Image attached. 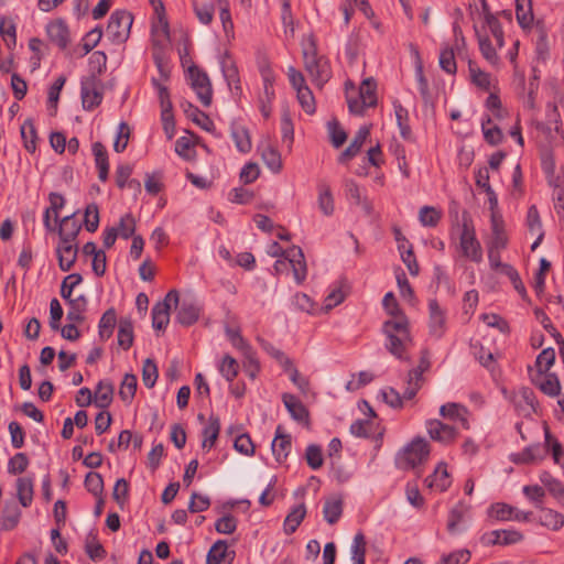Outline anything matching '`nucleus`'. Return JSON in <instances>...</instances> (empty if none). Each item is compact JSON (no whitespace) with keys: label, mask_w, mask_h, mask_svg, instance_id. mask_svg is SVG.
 Listing matches in <instances>:
<instances>
[{"label":"nucleus","mask_w":564,"mask_h":564,"mask_svg":"<svg viewBox=\"0 0 564 564\" xmlns=\"http://www.w3.org/2000/svg\"><path fill=\"white\" fill-rule=\"evenodd\" d=\"M523 540V534L517 530H494L481 536L485 545H510Z\"/></svg>","instance_id":"obj_16"},{"label":"nucleus","mask_w":564,"mask_h":564,"mask_svg":"<svg viewBox=\"0 0 564 564\" xmlns=\"http://www.w3.org/2000/svg\"><path fill=\"white\" fill-rule=\"evenodd\" d=\"M540 480L552 496L558 500L564 499V485L560 480L555 479L550 473L543 471L540 475Z\"/></svg>","instance_id":"obj_50"},{"label":"nucleus","mask_w":564,"mask_h":564,"mask_svg":"<svg viewBox=\"0 0 564 564\" xmlns=\"http://www.w3.org/2000/svg\"><path fill=\"white\" fill-rule=\"evenodd\" d=\"M440 414L446 420L454 422L455 426L469 430V411L460 403L448 402L440 408Z\"/></svg>","instance_id":"obj_13"},{"label":"nucleus","mask_w":564,"mask_h":564,"mask_svg":"<svg viewBox=\"0 0 564 564\" xmlns=\"http://www.w3.org/2000/svg\"><path fill=\"white\" fill-rule=\"evenodd\" d=\"M425 484L429 488L445 491L452 484V478L447 471V465L441 462L434 469L433 474L426 477Z\"/></svg>","instance_id":"obj_20"},{"label":"nucleus","mask_w":564,"mask_h":564,"mask_svg":"<svg viewBox=\"0 0 564 564\" xmlns=\"http://www.w3.org/2000/svg\"><path fill=\"white\" fill-rule=\"evenodd\" d=\"M116 228L118 229V234L122 239L131 238L135 231V219L132 214H124L120 218L119 225Z\"/></svg>","instance_id":"obj_61"},{"label":"nucleus","mask_w":564,"mask_h":564,"mask_svg":"<svg viewBox=\"0 0 564 564\" xmlns=\"http://www.w3.org/2000/svg\"><path fill=\"white\" fill-rule=\"evenodd\" d=\"M343 513V501L339 498L327 499L324 503V519L329 523H336Z\"/></svg>","instance_id":"obj_44"},{"label":"nucleus","mask_w":564,"mask_h":564,"mask_svg":"<svg viewBox=\"0 0 564 564\" xmlns=\"http://www.w3.org/2000/svg\"><path fill=\"white\" fill-rule=\"evenodd\" d=\"M304 68L307 72L312 83L317 87H323L330 77L332 69L328 59L317 54V47L313 35L307 37V42L302 48Z\"/></svg>","instance_id":"obj_2"},{"label":"nucleus","mask_w":564,"mask_h":564,"mask_svg":"<svg viewBox=\"0 0 564 564\" xmlns=\"http://www.w3.org/2000/svg\"><path fill=\"white\" fill-rule=\"evenodd\" d=\"M218 370L228 382H232L239 372V365L234 357L226 355L221 359Z\"/></svg>","instance_id":"obj_51"},{"label":"nucleus","mask_w":564,"mask_h":564,"mask_svg":"<svg viewBox=\"0 0 564 564\" xmlns=\"http://www.w3.org/2000/svg\"><path fill=\"white\" fill-rule=\"evenodd\" d=\"M227 549L226 541H216L207 554L206 564H221L225 561Z\"/></svg>","instance_id":"obj_58"},{"label":"nucleus","mask_w":564,"mask_h":564,"mask_svg":"<svg viewBox=\"0 0 564 564\" xmlns=\"http://www.w3.org/2000/svg\"><path fill=\"white\" fill-rule=\"evenodd\" d=\"M199 317V308L192 302L184 300L177 311L176 319L184 326L194 324Z\"/></svg>","instance_id":"obj_35"},{"label":"nucleus","mask_w":564,"mask_h":564,"mask_svg":"<svg viewBox=\"0 0 564 564\" xmlns=\"http://www.w3.org/2000/svg\"><path fill=\"white\" fill-rule=\"evenodd\" d=\"M117 323V313L113 307L108 308L101 316L98 325V334L101 340H107L111 337Z\"/></svg>","instance_id":"obj_38"},{"label":"nucleus","mask_w":564,"mask_h":564,"mask_svg":"<svg viewBox=\"0 0 564 564\" xmlns=\"http://www.w3.org/2000/svg\"><path fill=\"white\" fill-rule=\"evenodd\" d=\"M555 361V350L553 348L543 349L536 357L535 367L539 375L549 372Z\"/></svg>","instance_id":"obj_54"},{"label":"nucleus","mask_w":564,"mask_h":564,"mask_svg":"<svg viewBox=\"0 0 564 564\" xmlns=\"http://www.w3.org/2000/svg\"><path fill=\"white\" fill-rule=\"evenodd\" d=\"M516 17L522 29L531 28L534 17L531 0H516Z\"/></svg>","instance_id":"obj_36"},{"label":"nucleus","mask_w":564,"mask_h":564,"mask_svg":"<svg viewBox=\"0 0 564 564\" xmlns=\"http://www.w3.org/2000/svg\"><path fill=\"white\" fill-rule=\"evenodd\" d=\"M46 33L50 41L62 50L69 43V31L62 20L50 22L46 26Z\"/></svg>","instance_id":"obj_21"},{"label":"nucleus","mask_w":564,"mask_h":564,"mask_svg":"<svg viewBox=\"0 0 564 564\" xmlns=\"http://www.w3.org/2000/svg\"><path fill=\"white\" fill-rule=\"evenodd\" d=\"M442 218V212L433 206H423L419 212V220L424 227H436Z\"/></svg>","instance_id":"obj_52"},{"label":"nucleus","mask_w":564,"mask_h":564,"mask_svg":"<svg viewBox=\"0 0 564 564\" xmlns=\"http://www.w3.org/2000/svg\"><path fill=\"white\" fill-rule=\"evenodd\" d=\"M430 452L429 442L417 436L403 448L400 458L404 462L406 467L414 468L429 458Z\"/></svg>","instance_id":"obj_7"},{"label":"nucleus","mask_w":564,"mask_h":564,"mask_svg":"<svg viewBox=\"0 0 564 564\" xmlns=\"http://www.w3.org/2000/svg\"><path fill=\"white\" fill-rule=\"evenodd\" d=\"M55 223L58 225L59 241L76 242L82 226L75 219V214L58 219Z\"/></svg>","instance_id":"obj_22"},{"label":"nucleus","mask_w":564,"mask_h":564,"mask_svg":"<svg viewBox=\"0 0 564 564\" xmlns=\"http://www.w3.org/2000/svg\"><path fill=\"white\" fill-rule=\"evenodd\" d=\"M286 259L292 268L295 282L297 284L303 283L307 274L303 250L299 246H292L288 249Z\"/></svg>","instance_id":"obj_17"},{"label":"nucleus","mask_w":564,"mask_h":564,"mask_svg":"<svg viewBox=\"0 0 564 564\" xmlns=\"http://www.w3.org/2000/svg\"><path fill=\"white\" fill-rule=\"evenodd\" d=\"M118 345L123 349L128 350L134 339L133 335V323L130 318L123 317L120 318L118 325V334H117Z\"/></svg>","instance_id":"obj_34"},{"label":"nucleus","mask_w":564,"mask_h":564,"mask_svg":"<svg viewBox=\"0 0 564 564\" xmlns=\"http://www.w3.org/2000/svg\"><path fill=\"white\" fill-rule=\"evenodd\" d=\"M33 479L30 477H20L17 479V497L22 507L28 508L33 501L34 494Z\"/></svg>","instance_id":"obj_33"},{"label":"nucleus","mask_w":564,"mask_h":564,"mask_svg":"<svg viewBox=\"0 0 564 564\" xmlns=\"http://www.w3.org/2000/svg\"><path fill=\"white\" fill-rule=\"evenodd\" d=\"M158 367L156 364L148 358L144 360L142 366V381L147 388H153L158 380Z\"/></svg>","instance_id":"obj_59"},{"label":"nucleus","mask_w":564,"mask_h":564,"mask_svg":"<svg viewBox=\"0 0 564 564\" xmlns=\"http://www.w3.org/2000/svg\"><path fill=\"white\" fill-rule=\"evenodd\" d=\"M21 518V509L15 502H6L1 512V529L13 530Z\"/></svg>","instance_id":"obj_31"},{"label":"nucleus","mask_w":564,"mask_h":564,"mask_svg":"<svg viewBox=\"0 0 564 564\" xmlns=\"http://www.w3.org/2000/svg\"><path fill=\"white\" fill-rule=\"evenodd\" d=\"M220 431V420L218 416L210 415L208 420L207 426L203 430V448H212L215 445V442L219 435Z\"/></svg>","instance_id":"obj_40"},{"label":"nucleus","mask_w":564,"mask_h":564,"mask_svg":"<svg viewBox=\"0 0 564 564\" xmlns=\"http://www.w3.org/2000/svg\"><path fill=\"white\" fill-rule=\"evenodd\" d=\"M91 150L95 158V164L98 170V178L101 182H106L108 180L109 174V161L107 150L105 145L99 141L93 143Z\"/></svg>","instance_id":"obj_25"},{"label":"nucleus","mask_w":564,"mask_h":564,"mask_svg":"<svg viewBox=\"0 0 564 564\" xmlns=\"http://www.w3.org/2000/svg\"><path fill=\"white\" fill-rule=\"evenodd\" d=\"M137 391V377L131 373H127L120 386L119 395L124 402H130Z\"/></svg>","instance_id":"obj_55"},{"label":"nucleus","mask_w":564,"mask_h":564,"mask_svg":"<svg viewBox=\"0 0 564 564\" xmlns=\"http://www.w3.org/2000/svg\"><path fill=\"white\" fill-rule=\"evenodd\" d=\"M394 113L397 122L400 129L401 137L405 140H410L412 135L411 128L409 126V112L399 101L393 102Z\"/></svg>","instance_id":"obj_45"},{"label":"nucleus","mask_w":564,"mask_h":564,"mask_svg":"<svg viewBox=\"0 0 564 564\" xmlns=\"http://www.w3.org/2000/svg\"><path fill=\"white\" fill-rule=\"evenodd\" d=\"M423 373L424 371L416 367L409 371L406 381L408 386L403 392V398L405 400H411L416 395L424 382Z\"/></svg>","instance_id":"obj_39"},{"label":"nucleus","mask_w":564,"mask_h":564,"mask_svg":"<svg viewBox=\"0 0 564 564\" xmlns=\"http://www.w3.org/2000/svg\"><path fill=\"white\" fill-rule=\"evenodd\" d=\"M491 235L486 241L487 248L505 250L508 246V234L506 231L505 221L499 212H494L490 216Z\"/></svg>","instance_id":"obj_12"},{"label":"nucleus","mask_w":564,"mask_h":564,"mask_svg":"<svg viewBox=\"0 0 564 564\" xmlns=\"http://www.w3.org/2000/svg\"><path fill=\"white\" fill-rule=\"evenodd\" d=\"M539 522L541 525L558 531L564 527V514L550 508L542 507L540 509Z\"/></svg>","instance_id":"obj_30"},{"label":"nucleus","mask_w":564,"mask_h":564,"mask_svg":"<svg viewBox=\"0 0 564 564\" xmlns=\"http://www.w3.org/2000/svg\"><path fill=\"white\" fill-rule=\"evenodd\" d=\"M132 22L133 17L130 12L123 10L112 12L106 28V36L115 44L124 43L130 35Z\"/></svg>","instance_id":"obj_4"},{"label":"nucleus","mask_w":564,"mask_h":564,"mask_svg":"<svg viewBox=\"0 0 564 564\" xmlns=\"http://www.w3.org/2000/svg\"><path fill=\"white\" fill-rule=\"evenodd\" d=\"M261 156L264 164L271 172L279 173L282 170L281 154L272 145H263L261 150Z\"/></svg>","instance_id":"obj_41"},{"label":"nucleus","mask_w":564,"mask_h":564,"mask_svg":"<svg viewBox=\"0 0 564 564\" xmlns=\"http://www.w3.org/2000/svg\"><path fill=\"white\" fill-rule=\"evenodd\" d=\"M467 511L468 507L463 502H458L452 508L447 521V530L451 534H456L458 532V524L463 521Z\"/></svg>","instance_id":"obj_47"},{"label":"nucleus","mask_w":564,"mask_h":564,"mask_svg":"<svg viewBox=\"0 0 564 564\" xmlns=\"http://www.w3.org/2000/svg\"><path fill=\"white\" fill-rule=\"evenodd\" d=\"M282 401L292 419L297 422H306L308 420V411L305 405L293 394L284 393Z\"/></svg>","instance_id":"obj_26"},{"label":"nucleus","mask_w":564,"mask_h":564,"mask_svg":"<svg viewBox=\"0 0 564 564\" xmlns=\"http://www.w3.org/2000/svg\"><path fill=\"white\" fill-rule=\"evenodd\" d=\"M84 484L86 489L95 497H99L102 495L104 479L100 474L89 471L85 477Z\"/></svg>","instance_id":"obj_60"},{"label":"nucleus","mask_w":564,"mask_h":564,"mask_svg":"<svg viewBox=\"0 0 564 564\" xmlns=\"http://www.w3.org/2000/svg\"><path fill=\"white\" fill-rule=\"evenodd\" d=\"M59 269L67 272L77 259L78 246L76 242L59 241L56 248Z\"/></svg>","instance_id":"obj_19"},{"label":"nucleus","mask_w":564,"mask_h":564,"mask_svg":"<svg viewBox=\"0 0 564 564\" xmlns=\"http://www.w3.org/2000/svg\"><path fill=\"white\" fill-rule=\"evenodd\" d=\"M459 248L463 257L473 262L479 263L482 261V248L476 237V231L470 221L464 219L462 225V232L459 236Z\"/></svg>","instance_id":"obj_6"},{"label":"nucleus","mask_w":564,"mask_h":564,"mask_svg":"<svg viewBox=\"0 0 564 564\" xmlns=\"http://www.w3.org/2000/svg\"><path fill=\"white\" fill-rule=\"evenodd\" d=\"M366 538L362 532L356 533L351 544V560L354 564H365L366 561Z\"/></svg>","instance_id":"obj_48"},{"label":"nucleus","mask_w":564,"mask_h":564,"mask_svg":"<svg viewBox=\"0 0 564 564\" xmlns=\"http://www.w3.org/2000/svg\"><path fill=\"white\" fill-rule=\"evenodd\" d=\"M231 137L239 152L248 153L251 150V139L247 128L234 126L231 128Z\"/></svg>","instance_id":"obj_43"},{"label":"nucleus","mask_w":564,"mask_h":564,"mask_svg":"<svg viewBox=\"0 0 564 564\" xmlns=\"http://www.w3.org/2000/svg\"><path fill=\"white\" fill-rule=\"evenodd\" d=\"M180 300L178 292L171 290L165 299L158 302L152 307V326L154 329H165L170 322L171 302L177 304Z\"/></svg>","instance_id":"obj_9"},{"label":"nucleus","mask_w":564,"mask_h":564,"mask_svg":"<svg viewBox=\"0 0 564 564\" xmlns=\"http://www.w3.org/2000/svg\"><path fill=\"white\" fill-rule=\"evenodd\" d=\"M446 332V311L443 310L436 299L429 301V333L440 339Z\"/></svg>","instance_id":"obj_11"},{"label":"nucleus","mask_w":564,"mask_h":564,"mask_svg":"<svg viewBox=\"0 0 564 564\" xmlns=\"http://www.w3.org/2000/svg\"><path fill=\"white\" fill-rule=\"evenodd\" d=\"M369 134L370 130L368 127H360L348 148L339 155V162L345 163L354 158L360 151Z\"/></svg>","instance_id":"obj_29"},{"label":"nucleus","mask_w":564,"mask_h":564,"mask_svg":"<svg viewBox=\"0 0 564 564\" xmlns=\"http://www.w3.org/2000/svg\"><path fill=\"white\" fill-rule=\"evenodd\" d=\"M505 397L513 404L519 413H527L534 411L535 395L531 388L522 387L518 391L508 393L507 390L502 391Z\"/></svg>","instance_id":"obj_14"},{"label":"nucleus","mask_w":564,"mask_h":564,"mask_svg":"<svg viewBox=\"0 0 564 564\" xmlns=\"http://www.w3.org/2000/svg\"><path fill=\"white\" fill-rule=\"evenodd\" d=\"M184 109V112L188 118H191L196 124L203 128L206 131H210L214 127L210 118L203 111H200L196 106L191 102H183L181 105Z\"/></svg>","instance_id":"obj_37"},{"label":"nucleus","mask_w":564,"mask_h":564,"mask_svg":"<svg viewBox=\"0 0 564 564\" xmlns=\"http://www.w3.org/2000/svg\"><path fill=\"white\" fill-rule=\"evenodd\" d=\"M113 384L108 380H101L98 382L94 392L95 405L100 409L108 408L113 399Z\"/></svg>","instance_id":"obj_28"},{"label":"nucleus","mask_w":564,"mask_h":564,"mask_svg":"<svg viewBox=\"0 0 564 564\" xmlns=\"http://www.w3.org/2000/svg\"><path fill=\"white\" fill-rule=\"evenodd\" d=\"M547 449L545 446L534 444L525 447L522 452L512 456V462L516 464H530L536 463L544 458Z\"/></svg>","instance_id":"obj_24"},{"label":"nucleus","mask_w":564,"mask_h":564,"mask_svg":"<svg viewBox=\"0 0 564 564\" xmlns=\"http://www.w3.org/2000/svg\"><path fill=\"white\" fill-rule=\"evenodd\" d=\"M191 86L204 107H209L213 100V88L208 75L197 66L188 68Z\"/></svg>","instance_id":"obj_8"},{"label":"nucleus","mask_w":564,"mask_h":564,"mask_svg":"<svg viewBox=\"0 0 564 564\" xmlns=\"http://www.w3.org/2000/svg\"><path fill=\"white\" fill-rule=\"evenodd\" d=\"M193 9L200 23L208 25L213 21L215 8L212 2L193 0Z\"/></svg>","instance_id":"obj_53"},{"label":"nucleus","mask_w":564,"mask_h":564,"mask_svg":"<svg viewBox=\"0 0 564 564\" xmlns=\"http://www.w3.org/2000/svg\"><path fill=\"white\" fill-rule=\"evenodd\" d=\"M305 459L307 465L316 470L323 466V454L321 446L316 444H310L305 451Z\"/></svg>","instance_id":"obj_62"},{"label":"nucleus","mask_w":564,"mask_h":564,"mask_svg":"<svg viewBox=\"0 0 564 564\" xmlns=\"http://www.w3.org/2000/svg\"><path fill=\"white\" fill-rule=\"evenodd\" d=\"M85 551L93 561H100L106 556V551L94 532H89L86 536Z\"/></svg>","instance_id":"obj_46"},{"label":"nucleus","mask_w":564,"mask_h":564,"mask_svg":"<svg viewBox=\"0 0 564 564\" xmlns=\"http://www.w3.org/2000/svg\"><path fill=\"white\" fill-rule=\"evenodd\" d=\"M491 123L492 121L490 117H487L486 120H482L481 122V129L486 142L491 145H497L502 141V132L497 126L488 127Z\"/></svg>","instance_id":"obj_57"},{"label":"nucleus","mask_w":564,"mask_h":564,"mask_svg":"<svg viewBox=\"0 0 564 564\" xmlns=\"http://www.w3.org/2000/svg\"><path fill=\"white\" fill-rule=\"evenodd\" d=\"M306 514V508L304 503L294 507L284 520V531L286 534H292L296 531L297 527L303 521Z\"/></svg>","instance_id":"obj_42"},{"label":"nucleus","mask_w":564,"mask_h":564,"mask_svg":"<svg viewBox=\"0 0 564 564\" xmlns=\"http://www.w3.org/2000/svg\"><path fill=\"white\" fill-rule=\"evenodd\" d=\"M21 137L25 149L33 153L36 149V130L31 119H26L21 126Z\"/></svg>","instance_id":"obj_49"},{"label":"nucleus","mask_w":564,"mask_h":564,"mask_svg":"<svg viewBox=\"0 0 564 564\" xmlns=\"http://www.w3.org/2000/svg\"><path fill=\"white\" fill-rule=\"evenodd\" d=\"M425 426L429 436L443 445L452 444L458 436L457 426L446 424L436 419L427 420Z\"/></svg>","instance_id":"obj_10"},{"label":"nucleus","mask_w":564,"mask_h":564,"mask_svg":"<svg viewBox=\"0 0 564 564\" xmlns=\"http://www.w3.org/2000/svg\"><path fill=\"white\" fill-rule=\"evenodd\" d=\"M317 205L324 216L330 217L334 215V196L330 186L325 181H321L317 184Z\"/></svg>","instance_id":"obj_23"},{"label":"nucleus","mask_w":564,"mask_h":564,"mask_svg":"<svg viewBox=\"0 0 564 564\" xmlns=\"http://www.w3.org/2000/svg\"><path fill=\"white\" fill-rule=\"evenodd\" d=\"M376 82L372 78L362 80L358 93H346L348 109L354 115H362L366 108L375 107L377 105Z\"/></svg>","instance_id":"obj_3"},{"label":"nucleus","mask_w":564,"mask_h":564,"mask_svg":"<svg viewBox=\"0 0 564 564\" xmlns=\"http://www.w3.org/2000/svg\"><path fill=\"white\" fill-rule=\"evenodd\" d=\"M82 281H83V278L79 273H72V274L65 276V279L63 280L62 285H61V296L66 302H69V300H74V297H72L73 290L78 284H80Z\"/></svg>","instance_id":"obj_56"},{"label":"nucleus","mask_w":564,"mask_h":564,"mask_svg":"<svg viewBox=\"0 0 564 564\" xmlns=\"http://www.w3.org/2000/svg\"><path fill=\"white\" fill-rule=\"evenodd\" d=\"M155 14L156 20L151 26L153 50H164L170 44V26L165 17V10L162 13Z\"/></svg>","instance_id":"obj_15"},{"label":"nucleus","mask_w":564,"mask_h":564,"mask_svg":"<svg viewBox=\"0 0 564 564\" xmlns=\"http://www.w3.org/2000/svg\"><path fill=\"white\" fill-rule=\"evenodd\" d=\"M292 448V437L284 433L281 426H278L275 437L272 441L271 449L276 462L282 463L286 459Z\"/></svg>","instance_id":"obj_18"},{"label":"nucleus","mask_w":564,"mask_h":564,"mask_svg":"<svg viewBox=\"0 0 564 564\" xmlns=\"http://www.w3.org/2000/svg\"><path fill=\"white\" fill-rule=\"evenodd\" d=\"M80 98L85 110H94L98 107L104 98L102 83L95 74H90L82 78Z\"/></svg>","instance_id":"obj_5"},{"label":"nucleus","mask_w":564,"mask_h":564,"mask_svg":"<svg viewBox=\"0 0 564 564\" xmlns=\"http://www.w3.org/2000/svg\"><path fill=\"white\" fill-rule=\"evenodd\" d=\"M534 383L539 387V389L550 395L556 397L560 394L561 386L558 378L555 373L545 372L543 375L538 373V378L534 379Z\"/></svg>","instance_id":"obj_32"},{"label":"nucleus","mask_w":564,"mask_h":564,"mask_svg":"<svg viewBox=\"0 0 564 564\" xmlns=\"http://www.w3.org/2000/svg\"><path fill=\"white\" fill-rule=\"evenodd\" d=\"M296 96H297L301 107L303 108V110L306 113L312 115L315 112V110H316L315 99H314L313 93L308 88V86L302 87V89H299L296 91Z\"/></svg>","instance_id":"obj_63"},{"label":"nucleus","mask_w":564,"mask_h":564,"mask_svg":"<svg viewBox=\"0 0 564 564\" xmlns=\"http://www.w3.org/2000/svg\"><path fill=\"white\" fill-rule=\"evenodd\" d=\"M382 332L387 337L386 348L400 360H408L406 350L412 343L409 321L405 315L386 321Z\"/></svg>","instance_id":"obj_1"},{"label":"nucleus","mask_w":564,"mask_h":564,"mask_svg":"<svg viewBox=\"0 0 564 564\" xmlns=\"http://www.w3.org/2000/svg\"><path fill=\"white\" fill-rule=\"evenodd\" d=\"M470 558L468 550H458L448 554L442 555L437 564H466Z\"/></svg>","instance_id":"obj_64"},{"label":"nucleus","mask_w":564,"mask_h":564,"mask_svg":"<svg viewBox=\"0 0 564 564\" xmlns=\"http://www.w3.org/2000/svg\"><path fill=\"white\" fill-rule=\"evenodd\" d=\"M68 311L66 318L68 322L82 324L85 321V312L87 310L88 301L87 297L82 294L74 300L67 302Z\"/></svg>","instance_id":"obj_27"}]
</instances>
